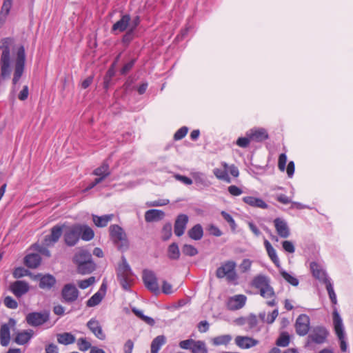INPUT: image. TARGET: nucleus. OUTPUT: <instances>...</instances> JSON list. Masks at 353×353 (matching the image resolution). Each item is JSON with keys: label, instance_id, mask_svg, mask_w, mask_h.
I'll use <instances>...</instances> for the list:
<instances>
[{"label": "nucleus", "instance_id": "f257e3e1", "mask_svg": "<svg viewBox=\"0 0 353 353\" xmlns=\"http://www.w3.org/2000/svg\"><path fill=\"white\" fill-rule=\"evenodd\" d=\"M72 261L76 265L77 273L81 275L91 274L97 268L92 254L86 250L81 249L77 252L72 258Z\"/></svg>", "mask_w": 353, "mask_h": 353}, {"label": "nucleus", "instance_id": "f03ea898", "mask_svg": "<svg viewBox=\"0 0 353 353\" xmlns=\"http://www.w3.org/2000/svg\"><path fill=\"white\" fill-rule=\"evenodd\" d=\"M110 236L118 249L122 252L128 250L130 243L123 229L117 224L111 225L109 228Z\"/></svg>", "mask_w": 353, "mask_h": 353}, {"label": "nucleus", "instance_id": "7ed1b4c3", "mask_svg": "<svg viewBox=\"0 0 353 353\" xmlns=\"http://www.w3.org/2000/svg\"><path fill=\"white\" fill-rule=\"evenodd\" d=\"M132 270L128 264L125 257L122 256L121 263L117 269V277L121 286L125 291L130 290V276H132Z\"/></svg>", "mask_w": 353, "mask_h": 353}, {"label": "nucleus", "instance_id": "20e7f679", "mask_svg": "<svg viewBox=\"0 0 353 353\" xmlns=\"http://www.w3.org/2000/svg\"><path fill=\"white\" fill-rule=\"evenodd\" d=\"M236 263L235 261H226L216 270V276L218 279L226 278L228 282H234L237 280L238 275L236 272Z\"/></svg>", "mask_w": 353, "mask_h": 353}, {"label": "nucleus", "instance_id": "39448f33", "mask_svg": "<svg viewBox=\"0 0 353 353\" xmlns=\"http://www.w3.org/2000/svg\"><path fill=\"white\" fill-rule=\"evenodd\" d=\"M332 318L334 332L339 340L341 350L345 352L347 349V344L345 339V333L342 318L336 307L334 308Z\"/></svg>", "mask_w": 353, "mask_h": 353}, {"label": "nucleus", "instance_id": "423d86ee", "mask_svg": "<svg viewBox=\"0 0 353 353\" xmlns=\"http://www.w3.org/2000/svg\"><path fill=\"white\" fill-rule=\"evenodd\" d=\"M26 50L23 45L18 47L17 57L14 62V70L12 78V83L16 85L21 79L25 69Z\"/></svg>", "mask_w": 353, "mask_h": 353}, {"label": "nucleus", "instance_id": "0eeeda50", "mask_svg": "<svg viewBox=\"0 0 353 353\" xmlns=\"http://www.w3.org/2000/svg\"><path fill=\"white\" fill-rule=\"evenodd\" d=\"M79 296V291L73 283H67L63 285L61 291V301L63 303L72 304Z\"/></svg>", "mask_w": 353, "mask_h": 353}, {"label": "nucleus", "instance_id": "6e6552de", "mask_svg": "<svg viewBox=\"0 0 353 353\" xmlns=\"http://www.w3.org/2000/svg\"><path fill=\"white\" fill-rule=\"evenodd\" d=\"M81 231L80 224L68 227L63 234L65 243L70 247L74 246L79 241Z\"/></svg>", "mask_w": 353, "mask_h": 353}, {"label": "nucleus", "instance_id": "1a4fd4ad", "mask_svg": "<svg viewBox=\"0 0 353 353\" xmlns=\"http://www.w3.org/2000/svg\"><path fill=\"white\" fill-rule=\"evenodd\" d=\"M143 281L146 288L154 294H160V289L158 284L157 278L154 272L152 270H144L143 271Z\"/></svg>", "mask_w": 353, "mask_h": 353}, {"label": "nucleus", "instance_id": "9d476101", "mask_svg": "<svg viewBox=\"0 0 353 353\" xmlns=\"http://www.w3.org/2000/svg\"><path fill=\"white\" fill-rule=\"evenodd\" d=\"M329 332L325 327H314L307 336V343L323 344L326 341Z\"/></svg>", "mask_w": 353, "mask_h": 353}, {"label": "nucleus", "instance_id": "9b49d317", "mask_svg": "<svg viewBox=\"0 0 353 353\" xmlns=\"http://www.w3.org/2000/svg\"><path fill=\"white\" fill-rule=\"evenodd\" d=\"M26 319L28 325L34 327L39 326L49 321L50 313L48 311L30 312L26 316Z\"/></svg>", "mask_w": 353, "mask_h": 353}, {"label": "nucleus", "instance_id": "f8f14e48", "mask_svg": "<svg viewBox=\"0 0 353 353\" xmlns=\"http://www.w3.org/2000/svg\"><path fill=\"white\" fill-rule=\"evenodd\" d=\"M310 319L309 316L305 314H300L295 322V328L296 334L299 336L306 335L310 330Z\"/></svg>", "mask_w": 353, "mask_h": 353}, {"label": "nucleus", "instance_id": "ddd939ff", "mask_svg": "<svg viewBox=\"0 0 353 353\" xmlns=\"http://www.w3.org/2000/svg\"><path fill=\"white\" fill-rule=\"evenodd\" d=\"M9 290L17 297L21 298L30 290L28 283L23 280H17L10 285Z\"/></svg>", "mask_w": 353, "mask_h": 353}, {"label": "nucleus", "instance_id": "4468645a", "mask_svg": "<svg viewBox=\"0 0 353 353\" xmlns=\"http://www.w3.org/2000/svg\"><path fill=\"white\" fill-rule=\"evenodd\" d=\"M63 225H55L50 230V234L45 236L43 243L46 246L54 245L60 239L63 233Z\"/></svg>", "mask_w": 353, "mask_h": 353}, {"label": "nucleus", "instance_id": "2eb2a0df", "mask_svg": "<svg viewBox=\"0 0 353 353\" xmlns=\"http://www.w3.org/2000/svg\"><path fill=\"white\" fill-rule=\"evenodd\" d=\"M188 221V216L185 214H180L176 216L174 225V232L176 236H181L184 234Z\"/></svg>", "mask_w": 353, "mask_h": 353}, {"label": "nucleus", "instance_id": "dca6fc26", "mask_svg": "<svg viewBox=\"0 0 353 353\" xmlns=\"http://www.w3.org/2000/svg\"><path fill=\"white\" fill-rule=\"evenodd\" d=\"M16 321L13 319H9V323H4L0 329V343L2 346H8L10 340V326H14Z\"/></svg>", "mask_w": 353, "mask_h": 353}, {"label": "nucleus", "instance_id": "f3484780", "mask_svg": "<svg viewBox=\"0 0 353 353\" xmlns=\"http://www.w3.org/2000/svg\"><path fill=\"white\" fill-rule=\"evenodd\" d=\"M273 222L276 231L280 237L285 239L290 235V230L285 219L277 217Z\"/></svg>", "mask_w": 353, "mask_h": 353}, {"label": "nucleus", "instance_id": "a211bd4d", "mask_svg": "<svg viewBox=\"0 0 353 353\" xmlns=\"http://www.w3.org/2000/svg\"><path fill=\"white\" fill-rule=\"evenodd\" d=\"M36 279L39 281V287L43 290H50L56 284V279L52 274L42 275L39 274L36 276Z\"/></svg>", "mask_w": 353, "mask_h": 353}, {"label": "nucleus", "instance_id": "6ab92c4d", "mask_svg": "<svg viewBox=\"0 0 353 353\" xmlns=\"http://www.w3.org/2000/svg\"><path fill=\"white\" fill-rule=\"evenodd\" d=\"M86 325L97 339L101 341L105 339V334L103 332L102 327L98 320L92 318L88 321Z\"/></svg>", "mask_w": 353, "mask_h": 353}, {"label": "nucleus", "instance_id": "aec40b11", "mask_svg": "<svg viewBox=\"0 0 353 353\" xmlns=\"http://www.w3.org/2000/svg\"><path fill=\"white\" fill-rule=\"evenodd\" d=\"M235 344L241 349H249L254 347L259 343V341L249 336H237L235 339Z\"/></svg>", "mask_w": 353, "mask_h": 353}, {"label": "nucleus", "instance_id": "412c9836", "mask_svg": "<svg viewBox=\"0 0 353 353\" xmlns=\"http://www.w3.org/2000/svg\"><path fill=\"white\" fill-rule=\"evenodd\" d=\"M248 132L252 141L261 143L269 138L268 133L264 128H252Z\"/></svg>", "mask_w": 353, "mask_h": 353}, {"label": "nucleus", "instance_id": "4be33fe9", "mask_svg": "<svg viewBox=\"0 0 353 353\" xmlns=\"http://www.w3.org/2000/svg\"><path fill=\"white\" fill-rule=\"evenodd\" d=\"M310 268L312 276L325 284V279H330L326 274L325 271L316 262H311Z\"/></svg>", "mask_w": 353, "mask_h": 353}, {"label": "nucleus", "instance_id": "5701e85b", "mask_svg": "<svg viewBox=\"0 0 353 353\" xmlns=\"http://www.w3.org/2000/svg\"><path fill=\"white\" fill-rule=\"evenodd\" d=\"M246 300L247 298L243 294L235 295L229 299L228 307L232 310L241 309L245 305Z\"/></svg>", "mask_w": 353, "mask_h": 353}, {"label": "nucleus", "instance_id": "b1692460", "mask_svg": "<svg viewBox=\"0 0 353 353\" xmlns=\"http://www.w3.org/2000/svg\"><path fill=\"white\" fill-rule=\"evenodd\" d=\"M131 17L129 14H123L121 15V19L113 24L112 27V32L119 31L123 32L125 31L130 26Z\"/></svg>", "mask_w": 353, "mask_h": 353}, {"label": "nucleus", "instance_id": "393cba45", "mask_svg": "<svg viewBox=\"0 0 353 353\" xmlns=\"http://www.w3.org/2000/svg\"><path fill=\"white\" fill-rule=\"evenodd\" d=\"M164 216L165 212L158 209H150L145 213V220L148 223L161 221Z\"/></svg>", "mask_w": 353, "mask_h": 353}, {"label": "nucleus", "instance_id": "a878e982", "mask_svg": "<svg viewBox=\"0 0 353 353\" xmlns=\"http://www.w3.org/2000/svg\"><path fill=\"white\" fill-rule=\"evenodd\" d=\"M242 200L245 203L252 207L259 208L261 209L268 208V205L261 198L247 196L243 197Z\"/></svg>", "mask_w": 353, "mask_h": 353}, {"label": "nucleus", "instance_id": "bb28decb", "mask_svg": "<svg viewBox=\"0 0 353 353\" xmlns=\"http://www.w3.org/2000/svg\"><path fill=\"white\" fill-rule=\"evenodd\" d=\"M41 262V257L37 253L27 254L24 258V264L29 268H37Z\"/></svg>", "mask_w": 353, "mask_h": 353}, {"label": "nucleus", "instance_id": "cd10ccee", "mask_svg": "<svg viewBox=\"0 0 353 353\" xmlns=\"http://www.w3.org/2000/svg\"><path fill=\"white\" fill-rule=\"evenodd\" d=\"M33 334L34 332L32 330H26L18 332L14 339V342L18 345H25L32 339Z\"/></svg>", "mask_w": 353, "mask_h": 353}, {"label": "nucleus", "instance_id": "c85d7f7f", "mask_svg": "<svg viewBox=\"0 0 353 353\" xmlns=\"http://www.w3.org/2000/svg\"><path fill=\"white\" fill-rule=\"evenodd\" d=\"M264 245L266 249L268 256L270 258L274 264L277 267H280V261L277 256L276 250L272 247L268 240H264Z\"/></svg>", "mask_w": 353, "mask_h": 353}, {"label": "nucleus", "instance_id": "c756f323", "mask_svg": "<svg viewBox=\"0 0 353 353\" xmlns=\"http://www.w3.org/2000/svg\"><path fill=\"white\" fill-rule=\"evenodd\" d=\"M188 234L192 240H201L203 236V229L202 225L199 223L196 224L188 230Z\"/></svg>", "mask_w": 353, "mask_h": 353}, {"label": "nucleus", "instance_id": "7c9ffc66", "mask_svg": "<svg viewBox=\"0 0 353 353\" xmlns=\"http://www.w3.org/2000/svg\"><path fill=\"white\" fill-rule=\"evenodd\" d=\"M113 214H105L103 216L93 215L92 220L94 224L99 228L105 227L112 221Z\"/></svg>", "mask_w": 353, "mask_h": 353}, {"label": "nucleus", "instance_id": "2f4dec72", "mask_svg": "<svg viewBox=\"0 0 353 353\" xmlns=\"http://www.w3.org/2000/svg\"><path fill=\"white\" fill-rule=\"evenodd\" d=\"M253 285L261 291V289L265 288L270 285V279L264 275L256 276L252 281Z\"/></svg>", "mask_w": 353, "mask_h": 353}, {"label": "nucleus", "instance_id": "473e14b6", "mask_svg": "<svg viewBox=\"0 0 353 353\" xmlns=\"http://www.w3.org/2000/svg\"><path fill=\"white\" fill-rule=\"evenodd\" d=\"M223 165L225 167V170L215 168L213 170V173L217 179L224 181L229 183L231 182V179L228 173V164L224 163Z\"/></svg>", "mask_w": 353, "mask_h": 353}, {"label": "nucleus", "instance_id": "72a5a7b5", "mask_svg": "<svg viewBox=\"0 0 353 353\" xmlns=\"http://www.w3.org/2000/svg\"><path fill=\"white\" fill-rule=\"evenodd\" d=\"M166 342V339L163 335H159L155 337L151 343V353H158L161 346Z\"/></svg>", "mask_w": 353, "mask_h": 353}, {"label": "nucleus", "instance_id": "f704fd0d", "mask_svg": "<svg viewBox=\"0 0 353 353\" xmlns=\"http://www.w3.org/2000/svg\"><path fill=\"white\" fill-rule=\"evenodd\" d=\"M57 341L60 344L70 345L72 344L75 341V337L73 334L70 332H64L62 334H57Z\"/></svg>", "mask_w": 353, "mask_h": 353}, {"label": "nucleus", "instance_id": "c9c22d12", "mask_svg": "<svg viewBox=\"0 0 353 353\" xmlns=\"http://www.w3.org/2000/svg\"><path fill=\"white\" fill-rule=\"evenodd\" d=\"M93 174L98 176V177H103V181L110 174L109 164L106 162H103L101 166L93 171Z\"/></svg>", "mask_w": 353, "mask_h": 353}, {"label": "nucleus", "instance_id": "e433bc0d", "mask_svg": "<svg viewBox=\"0 0 353 353\" xmlns=\"http://www.w3.org/2000/svg\"><path fill=\"white\" fill-rule=\"evenodd\" d=\"M81 236L82 240L89 241L94 238V233L93 230L87 225H81Z\"/></svg>", "mask_w": 353, "mask_h": 353}, {"label": "nucleus", "instance_id": "4c0bfd02", "mask_svg": "<svg viewBox=\"0 0 353 353\" xmlns=\"http://www.w3.org/2000/svg\"><path fill=\"white\" fill-rule=\"evenodd\" d=\"M168 256L171 260H178L179 259L180 251L176 243H172L168 246Z\"/></svg>", "mask_w": 353, "mask_h": 353}, {"label": "nucleus", "instance_id": "58836bf2", "mask_svg": "<svg viewBox=\"0 0 353 353\" xmlns=\"http://www.w3.org/2000/svg\"><path fill=\"white\" fill-rule=\"evenodd\" d=\"M104 297V293L97 292L93 294L86 302L88 307H94L99 305Z\"/></svg>", "mask_w": 353, "mask_h": 353}, {"label": "nucleus", "instance_id": "ea45409f", "mask_svg": "<svg viewBox=\"0 0 353 353\" xmlns=\"http://www.w3.org/2000/svg\"><path fill=\"white\" fill-rule=\"evenodd\" d=\"M132 311L138 318L143 321L148 325L153 326L155 324V321L152 317L145 315L142 311L139 309L134 307Z\"/></svg>", "mask_w": 353, "mask_h": 353}, {"label": "nucleus", "instance_id": "a19ab883", "mask_svg": "<svg viewBox=\"0 0 353 353\" xmlns=\"http://www.w3.org/2000/svg\"><path fill=\"white\" fill-rule=\"evenodd\" d=\"M325 285L332 303L336 305L337 303L336 295L334 292L331 279H325Z\"/></svg>", "mask_w": 353, "mask_h": 353}, {"label": "nucleus", "instance_id": "79ce46f5", "mask_svg": "<svg viewBox=\"0 0 353 353\" xmlns=\"http://www.w3.org/2000/svg\"><path fill=\"white\" fill-rule=\"evenodd\" d=\"M232 340V336L230 334H225L216 336L212 339V343L216 346L221 345H228Z\"/></svg>", "mask_w": 353, "mask_h": 353}, {"label": "nucleus", "instance_id": "37998d69", "mask_svg": "<svg viewBox=\"0 0 353 353\" xmlns=\"http://www.w3.org/2000/svg\"><path fill=\"white\" fill-rule=\"evenodd\" d=\"M192 353H208V348L205 343L203 341H195L192 345Z\"/></svg>", "mask_w": 353, "mask_h": 353}, {"label": "nucleus", "instance_id": "c03bdc74", "mask_svg": "<svg viewBox=\"0 0 353 353\" xmlns=\"http://www.w3.org/2000/svg\"><path fill=\"white\" fill-rule=\"evenodd\" d=\"M290 340L289 334L286 332H282L279 337L277 339L276 345L279 347H287L290 343Z\"/></svg>", "mask_w": 353, "mask_h": 353}, {"label": "nucleus", "instance_id": "a18cd8bd", "mask_svg": "<svg viewBox=\"0 0 353 353\" xmlns=\"http://www.w3.org/2000/svg\"><path fill=\"white\" fill-rule=\"evenodd\" d=\"M279 272L282 277L292 285L297 286L299 285V279L295 276L291 275L284 270H281Z\"/></svg>", "mask_w": 353, "mask_h": 353}, {"label": "nucleus", "instance_id": "49530a36", "mask_svg": "<svg viewBox=\"0 0 353 353\" xmlns=\"http://www.w3.org/2000/svg\"><path fill=\"white\" fill-rule=\"evenodd\" d=\"M259 292L260 295L265 299L276 298L274 290L270 284L265 288L261 289Z\"/></svg>", "mask_w": 353, "mask_h": 353}, {"label": "nucleus", "instance_id": "de8ad7c7", "mask_svg": "<svg viewBox=\"0 0 353 353\" xmlns=\"http://www.w3.org/2000/svg\"><path fill=\"white\" fill-rule=\"evenodd\" d=\"M182 253L185 256H194L198 254V250L192 245L185 244L182 247Z\"/></svg>", "mask_w": 353, "mask_h": 353}, {"label": "nucleus", "instance_id": "09e8293b", "mask_svg": "<svg viewBox=\"0 0 353 353\" xmlns=\"http://www.w3.org/2000/svg\"><path fill=\"white\" fill-rule=\"evenodd\" d=\"M134 39V31L132 29H128L127 32L123 35L121 42L125 46H128V45Z\"/></svg>", "mask_w": 353, "mask_h": 353}, {"label": "nucleus", "instance_id": "8fccbe9b", "mask_svg": "<svg viewBox=\"0 0 353 353\" xmlns=\"http://www.w3.org/2000/svg\"><path fill=\"white\" fill-rule=\"evenodd\" d=\"M248 131L245 134V137H239L236 141V144L242 148H246L249 146L250 142L252 141L251 139L250 138Z\"/></svg>", "mask_w": 353, "mask_h": 353}, {"label": "nucleus", "instance_id": "3c124183", "mask_svg": "<svg viewBox=\"0 0 353 353\" xmlns=\"http://www.w3.org/2000/svg\"><path fill=\"white\" fill-rule=\"evenodd\" d=\"M243 322L241 323H247L250 329L254 328L258 323L256 316L254 314H250L245 319H242Z\"/></svg>", "mask_w": 353, "mask_h": 353}, {"label": "nucleus", "instance_id": "603ef678", "mask_svg": "<svg viewBox=\"0 0 353 353\" xmlns=\"http://www.w3.org/2000/svg\"><path fill=\"white\" fill-rule=\"evenodd\" d=\"M162 239L168 241L172 236V224L170 223H165L161 230Z\"/></svg>", "mask_w": 353, "mask_h": 353}, {"label": "nucleus", "instance_id": "864d4df0", "mask_svg": "<svg viewBox=\"0 0 353 353\" xmlns=\"http://www.w3.org/2000/svg\"><path fill=\"white\" fill-rule=\"evenodd\" d=\"M12 1L13 0H3V3L1 9V16H4V17H6L9 14L12 8Z\"/></svg>", "mask_w": 353, "mask_h": 353}, {"label": "nucleus", "instance_id": "5fc2aeb1", "mask_svg": "<svg viewBox=\"0 0 353 353\" xmlns=\"http://www.w3.org/2000/svg\"><path fill=\"white\" fill-rule=\"evenodd\" d=\"M221 214L223 216V218L225 219V221L229 223V225L231 227V229L233 231H234L236 228V224L235 221L233 219V217L229 213H228L227 212L223 211V210L221 211Z\"/></svg>", "mask_w": 353, "mask_h": 353}, {"label": "nucleus", "instance_id": "6e6d98bb", "mask_svg": "<svg viewBox=\"0 0 353 353\" xmlns=\"http://www.w3.org/2000/svg\"><path fill=\"white\" fill-rule=\"evenodd\" d=\"M29 274H30L29 270L25 269L23 267H17V268H14V270L12 272L13 277L15 279L21 278L24 276L28 275Z\"/></svg>", "mask_w": 353, "mask_h": 353}, {"label": "nucleus", "instance_id": "4d7b16f0", "mask_svg": "<svg viewBox=\"0 0 353 353\" xmlns=\"http://www.w3.org/2000/svg\"><path fill=\"white\" fill-rule=\"evenodd\" d=\"M96 281L94 276H90L88 279L79 281L78 282V286L81 289H86Z\"/></svg>", "mask_w": 353, "mask_h": 353}, {"label": "nucleus", "instance_id": "13d9d810", "mask_svg": "<svg viewBox=\"0 0 353 353\" xmlns=\"http://www.w3.org/2000/svg\"><path fill=\"white\" fill-rule=\"evenodd\" d=\"M77 345L79 350L85 352L91 347V343L85 338H80L77 341Z\"/></svg>", "mask_w": 353, "mask_h": 353}, {"label": "nucleus", "instance_id": "bf43d9fd", "mask_svg": "<svg viewBox=\"0 0 353 353\" xmlns=\"http://www.w3.org/2000/svg\"><path fill=\"white\" fill-rule=\"evenodd\" d=\"M188 132V128L186 126H183L179 128L174 134V139L175 141H179L184 138Z\"/></svg>", "mask_w": 353, "mask_h": 353}, {"label": "nucleus", "instance_id": "052dcab7", "mask_svg": "<svg viewBox=\"0 0 353 353\" xmlns=\"http://www.w3.org/2000/svg\"><path fill=\"white\" fill-rule=\"evenodd\" d=\"M4 305L10 309H17L18 307L17 301L12 296H8L4 299Z\"/></svg>", "mask_w": 353, "mask_h": 353}, {"label": "nucleus", "instance_id": "680f3d73", "mask_svg": "<svg viewBox=\"0 0 353 353\" xmlns=\"http://www.w3.org/2000/svg\"><path fill=\"white\" fill-rule=\"evenodd\" d=\"M136 61H137V59H133L130 60L129 62H128L127 63H125L123 66V68L121 69L120 74L121 75L126 74L133 68V66L134 65Z\"/></svg>", "mask_w": 353, "mask_h": 353}, {"label": "nucleus", "instance_id": "e2e57ef3", "mask_svg": "<svg viewBox=\"0 0 353 353\" xmlns=\"http://www.w3.org/2000/svg\"><path fill=\"white\" fill-rule=\"evenodd\" d=\"M194 342L195 341L193 339H186L180 341L179 345L181 349L191 350Z\"/></svg>", "mask_w": 353, "mask_h": 353}, {"label": "nucleus", "instance_id": "0e129e2a", "mask_svg": "<svg viewBox=\"0 0 353 353\" xmlns=\"http://www.w3.org/2000/svg\"><path fill=\"white\" fill-rule=\"evenodd\" d=\"M287 162V155L285 153H282L279 157L278 168L283 172L285 170V165Z\"/></svg>", "mask_w": 353, "mask_h": 353}, {"label": "nucleus", "instance_id": "69168bd1", "mask_svg": "<svg viewBox=\"0 0 353 353\" xmlns=\"http://www.w3.org/2000/svg\"><path fill=\"white\" fill-rule=\"evenodd\" d=\"M174 177L176 180L179 181L181 183H183V184L187 185H192L193 183L192 180L190 178H189L186 176L179 174H175L174 175Z\"/></svg>", "mask_w": 353, "mask_h": 353}, {"label": "nucleus", "instance_id": "338daca9", "mask_svg": "<svg viewBox=\"0 0 353 353\" xmlns=\"http://www.w3.org/2000/svg\"><path fill=\"white\" fill-rule=\"evenodd\" d=\"M209 233L214 236H221L223 234L221 230L215 225L211 224L208 227Z\"/></svg>", "mask_w": 353, "mask_h": 353}, {"label": "nucleus", "instance_id": "774afa93", "mask_svg": "<svg viewBox=\"0 0 353 353\" xmlns=\"http://www.w3.org/2000/svg\"><path fill=\"white\" fill-rule=\"evenodd\" d=\"M252 265V261L249 259H245L243 260L241 263L240 264V269L242 272H246L250 270Z\"/></svg>", "mask_w": 353, "mask_h": 353}]
</instances>
